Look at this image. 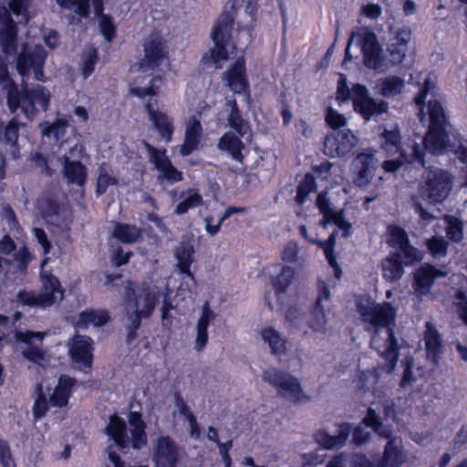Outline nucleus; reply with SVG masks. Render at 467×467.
I'll return each mask as SVG.
<instances>
[{
	"mask_svg": "<svg viewBox=\"0 0 467 467\" xmlns=\"http://www.w3.org/2000/svg\"><path fill=\"white\" fill-rule=\"evenodd\" d=\"M357 310L362 321L371 325L376 334H378L381 328H386L388 337L385 340V349L380 353V357L386 362V372H393L397 366L400 349L395 333V322L397 317L395 307L389 302H384L382 304L370 302V304L368 305L358 302Z\"/></svg>",
	"mask_w": 467,
	"mask_h": 467,
	"instance_id": "1",
	"label": "nucleus"
},
{
	"mask_svg": "<svg viewBox=\"0 0 467 467\" xmlns=\"http://www.w3.org/2000/svg\"><path fill=\"white\" fill-rule=\"evenodd\" d=\"M337 97L341 101L351 99L356 112L359 113L366 121H378L379 117L388 112L389 104L387 101L375 100L368 96V88L360 84L353 85L349 88L347 85L346 77L341 75L337 82Z\"/></svg>",
	"mask_w": 467,
	"mask_h": 467,
	"instance_id": "2",
	"label": "nucleus"
},
{
	"mask_svg": "<svg viewBox=\"0 0 467 467\" xmlns=\"http://www.w3.org/2000/svg\"><path fill=\"white\" fill-rule=\"evenodd\" d=\"M430 117L429 131L424 137L423 146H464L467 140L460 134H453L451 140L445 129V113L441 103L436 99L428 101Z\"/></svg>",
	"mask_w": 467,
	"mask_h": 467,
	"instance_id": "3",
	"label": "nucleus"
},
{
	"mask_svg": "<svg viewBox=\"0 0 467 467\" xmlns=\"http://www.w3.org/2000/svg\"><path fill=\"white\" fill-rule=\"evenodd\" d=\"M358 37L361 46V51L364 57V65L371 69L385 72L389 69V62L387 61L383 49L378 41L377 35L372 31H365L362 34L352 33L346 47L343 65L353 59L350 54V47L354 38Z\"/></svg>",
	"mask_w": 467,
	"mask_h": 467,
	"instance_id": "4",
	"label": "nucleus"
},
{
	"mask_svg": "<svg viewBox=\"0 0 467 467\" xmlns=\"http://www.w3.org/2000/svg\"><path fill=\"white\" fill-rule=\"evenodd\" d=\"M234 26V16L231 13L223 12L217 19L211 32V37L214 47L210 50V54H205L202 60L206 65L213 63L216 68H221V61L228 59V51L226 46L231 37V32Z\"/></svg>",
	"mask_w": 467,
	"mask_h": 467,
	"instance_id": "5",
	"label": "nucleus"
},
{
	"mask_svg": "<svg viewBox=\"0 0 467 467\" xmlns=\"http://www.w3.org/2000/svg\"><path fill=\"white\" fill-rule=\"evenodd\" d=\"M452 187L451 173L443 169L426 170L420 185V193L432 203H441L449 195Z\"/></svg>",
	"mask_w": 467,
	"mask_h": 467,
	"instance_id": "6",
	"label": "nucleus"
},
{
	"mask_svg": "<svg viewBox=\"0 0 467 467\" xmlns=\"http://www.w3.org/2000/svg\"><path fill=\"white\" fill-rule=\"evenodd\" d=\"M68 355L73 364L91 369L94 361V340L86 335L75 334L67 343Z\"/></svg>",
	"mask_w": 467,
	"mask_h": 467,
	"instance_id": "7",
	"label": "nucleus"
},
{
	"mask_svg": "<svg viewBox=\"0 0 467 467\" xmlns=\"http://www.w3.org/2000/svg\"><path fill=\"white\" fill-rule=\"evenodd\" d=\"M155 467H178L180 448L169 435L157 439L152 454Z\"/></svg>",
	"mask_w": 467,
	"mask_h": 467,
	"instance_id": "8",
	"label": "nucleus"
},
{
	"mask_svg": "<svg viewBox=\"0 0 467 467\" xmlns=\"http://www.w3.org/2000/svg\"><path fill=\"white\" fill-rule=\"evenodd\" d=\"M318 296L307 313V324L314 331L325 330L327 324L326 310L323 302H329L331 294L329 286L323 280L317 281Z\"/></svg>",
	"mask_w": 467,
	"mask_h": 467,
	"instance_id": "9",
	"label": "nucleus"
},
{
	"mask_svg": "<svg viewBox=\"0 0 467 467\" xmlns=\"http://www.w3.org/2000/svg\"><path fill=\"white\" fill-rule=\"evenodd\" d=\"M150 160L159 171L158 179L174 184L183 180L182 172L175 168L166 155V148H147Z\"/></svg>",
	"mask_w": 467,
	"mask_h": 467,
	"instance_id": "10",
	"label": "nucleus"
},
{
	"mask_svg": "<svg viewBox=\"0 0 467 467\" xmlns=\"http://www.w3.org/2000/svg\"><path fill=\"white\" fill-rule=\"evenodd\" d=\"M47 57L46 50L41 46L29 47L27 44H24L22 51L16 58V68L18 73L24 77L30 69L38 68V74H41V67H44Z\"/></svg>",
	"mask_w": 467,
	"mask_h": 467,
	"instance_id": "11",
	"label": "nucleus"
},
{
	"mask_svg": "<svg viewBox=\"0 0 467 467\" xmlns=\"http://www.w3.org/2000/svg\"><path fill=\"white\" fill-rule=\"evenodd\" d=\"M275 267L281 269L280 274L272 278V285L276 301L273 302L270 292L265 295V302L271 311L284 306L283 297L286 293V289L292 284V266L277 264Z\"/></svg>",
	"mask_w": 467,
	"mask_h": 467,
	"instance_id": "12",
	"label": "nucleus"
},
{
	"mask_svg": "<svg viewBox=\"0 0 467 467\" xmlns=\"http://www.w3.org/2000/svg\"><path fill=\"white\" fill-rule=\"evenodd\" d=\"M164 43L158 34H150L144 43V58L140 65L143 71L153 69L164 59Z\"/></svg>",
	"mask_w": 467,
	"mask_h": 467,
	"instance_id": "13",
	"label": "nucleus"
},
{
	"mask_svg": "<svg viewBox=\"0 0 467 467\" xmlns=\"http://www.w3.org/2000/svg\"><path fill=\"white\" fill-rule=\"evenodd\" d=\"M445 274L431 264H425L419 267L413 274L412 287L421 296H427L438 277Z\"/></svg>",
	"mask_w": 467,
	"mask_h": 467,
	"instance_id": "14",
	"label": "nucleus"
},
{
	"mask_svg": "<svg viewBox=\"0 0 467 467\" xmlns=\"http://www.w3.org/2000/svg\"><path fill=\"white\" fill-rule=\"evenodd\" d=\"M387 439L382 457L376 467H400L405 462L402 441L392 433Z\"/></svg>",
	"mask_w": 467,
	"mask_h": 467,
	"instance_id": "15",
	"label": "nucleus"
},
{
	"mask_svg": "<svg viewBox=\"0 0 467 467\" xmlns=\"http://www.w3.org/2000/svg\"><path fill=\"white\" fill-rule=\"evenodd\" d=\"M350 432V423L343 422L338 425L337 435H330L325 430H318L314 433V439L317 443L326 450L338 449L346 444Z\"/></svg>",
	"mask_w": 467,
	"mask_h": 467,
	"instance_id": "16",
	"label": "nucleus"
},
{
	"mask_svg": "<svg viewBox=\"0 0 467 467\" xmlns=\"http://www.w3.org/2000/svg\"><path fill=\"white\" fill-rule=\"evenodd\" d=\"M222 79L226 81V85L233 92L239 94L244 92L248 88L244 59L237 58L231 67L223 72Z\"/></svg>",
	"mask_w": 467,
	"mask_h": 467,
	"instance_id": "17",
	"label": "nucleus"
},
{
	"mask_svg": "<svg viewBox=\"0 0 467 467\" xmlns=\"http://www.w3.org/2000/svg\"><path fill=\"white\" fill-rule=\"evenodd\" d=\"M7 106L12 113L21 109L28 119L34 118L37 111L29 89L21 91L17 87L7 95Z\"/></svg>",
	"mask_w": 467,
	"mask_h": 467,
	"instance_id": "18",
	"label": "nucleus"
},
{
	"mask_svg": "<svg viewBox=\"0 0 467 467\" xmlns=\"http://www.w3.org/2000/svg\"><path fill=\"white\" fill-rule=\"evenodd\" d=\"M76 385L77 379L75 378L67 375H61L58 378L57 385L55 387L53 393L49 397L50 405L60 409L67 407Z\"/></svg>",
	"mask_w": 467,
	"mask_h": 467,
	"instance_id": "19",
	"label": "nucleus"
},
{
	"mask_svg": "<svg viewBox=\"0 0 467 467\" xmlns=\"http://www.w3.org/2000/svg\"><path fill=\"white\" fill-rule=\"evenodd\" d=\"M216 318L215 312L211 308L208 301L204 302L201 308V315L196 324V337L194 348L202 350L209 339L208 327Z\"/></svg>",
	"mask_w": 467,
	"mask_h": 467,
	"instance_id": "20",
	"label": "nucleus"
},
{
	"mask_svg": "<svg viewBox=\"0 0 467 467\" xmlns=\"http://www.w3.org/2000/svg\"><path fill=\"white\" fill-rule=\"evenodd\" d=\"M128 421L130 429V445L134 450H140L146 446L148 436L146 432L147 424L142 419L140 411L130 410L128 414Z\"/></svg>",
	"mask_w": 467,
	"mask_h": 467,
	"instance_id": "21",
	"label": "nucleus"
},
{
	"mask_svg": "<svg viewBox=\"0 0 467 467\" xmlns=\"http://www.w3.org/2000/svg\"><path fill=\"white\" fill-rule=\"evenodd\" d=\"M105 433L111 439L119 450L130 446V437L127 432V423L117 413L109 418V423L105 428Z\"/></svg>",
	"mask_w": 467,
	"mask_h": 467,
	"instance_id": "22",
	"label": "nucleus"
},
{
	"mask_svg": "<svg viewBox=\"0 0 467 467\" xmlns=\"http://www.w3.org/2000/svg\"><path fill=\"white\" fill-rule=\"evenodd\" d=\"M326 120L334 131L326 137L325 146H327L328 143H332V140H337V146H348V143L353 146V143L348 139V134L337 130L346 125V119L342 114L329 108L327 112Z\"/></svg>",
	"mask_w": 467,
	"mask_h": 467,
	"instance_id": "23",
	"label": "nucleus"
},
{
	"mask_svg": "<svg viewBox=\"0 0 467 467\" xmlns=\"http://www.w3.org/2000/svg\"><path fill=\"white\" fill-rule=\"evenodd\" d=\"M264 381L275 387L278 394L285 396L292 394V375L282 370L270 368L262 374Z\"/></svg>",
	"mask_w": 467,
	"mask_h": 467,
	"instance_id": "24",
	"label": "nucleus"
},
{
	"mask_svg": "<svg viewBox=\"0 0 467 467\" xmlns=\"http://www.w3.org/2000/svg\"><path fill=\"white\" fill-rule=\"evenodd\" d=\"M354 166L357 170L356 184L359 187L368 185L374 175L373 153H359L354 160Z\"/></svg>",
	"mask_w": 467,
	"mask_h": 467,
	"instance_id": "25",
	"label": "nucleus"
},
{
	"mask_svg": "<svg viewBox=\"0 0 467 467\" xmlns=\"http://www.w3.org/2000/svg\"><path fill=\"white\" fill-rule=\"evenodd\" d=\"M382 276L388 282L399 281L404 275V265L400 252H390L382 261Z\"/></svg>",
	"mask_w": 467,
	"mask_h": 467,
	"instance_id": "26",
	"label": "nucleus"
},
{
	"mask_svg": "<svg viewBox=\"0 0 467 467\" xmlns=\"http://www.w3.org/2000/svg\"><path fill=\"white\" fill-rule=\"evenodd\" d=\"M427 357L437 364L442 352V339L434 325L431 322L426 323V331L424 335Z\"/></svg>",
	"mask_w": 467,
	"mask_h": 467,
	"instance_id": "27",
	"label": "nucleus"
},
{
	"mask_svg": "<svg viewBox=\"0 0 467 467\" xmlns=\"http://www.w3.org/2000/svg\"><path fill=\"white\" fill-rule=\"evenodd\" d=\"M145 109L159 135L161 137L165 143H169L171 140V136L173 133V125L171 119L166 114L153 109L150 103H147L145 105Z\"/></svg>",
	"mask_w": 467,
	"mask_h": 467,
	"instance_id": "28",
	"label": "nucleus"
},
{
	"mask_svg": "<svg viewBox=\"0 0 467 467\" xmlns=\"http://www.w3.org/2000/svg\"><path fill=\"white\" fill-rule=\"evenodd\" d=\"M63 175L68 184L82 187L88 180V169L81 161H70L66 157L63 164Z\"/></svg>",
	"mask_w": 467,
	"mask_h": 467,
	"instance_id": "29",
	"label": "nucleus"
},
{
	"mask_svg": "<svg viewBox=\"0 0 467 467\" xmlns=\"http://www.w3.org/2000/svg\"><path fill=\"white\" fill-rule=\"evenodd\" d=\"M109 314L106 310L87 308L78 314L75 327L79 329H87L90 325L102 327L109 321Z\"/></svg>",
	"mask_w": 467,
	"mask_h": 467,
	"instance_id": "30",
	"label": "nucleus"
},
{
	"mask_svg": "<svg viewBox=\"0 0 467 467\" xmlns=\"http://www.w3.org/2000/svg\"><path fill=\"white\" fill-rule=\"evenodd\" d=\"M41 280V296H48L47 306H54L57 302L56 293H59L61 298L64 296V289L61 286L59 279L52 273H42Z\"/></svg>",
	"mask_w": 467,
	"mask_h": 467,
	"instance_id": "31",
	"label": "nucleus"
},
{
	"mask_svg": "<svg viewBox=\"0 0 467 467\" xmlns=\"http://www.w3.org/2000/svg\"><path fill=\"white\" fill-rule=\"evenodd\" d=\"M194 248L191 243H182L175 251L177 259V267L182 275L191 279H194V275L191 271V265L193 263Z\"/></svg>",
	"mask_w": 467,
	"mask_h": 467,
	"instance_id": "32",
	"label": "nucleus"
},
{
	"mask_svg": "<svg viewBox=\"0 0 467 467\" xmlns=\"http://www.w3.org/2000/svg\"><path fill=\"white\" fill-rule=\"evenodd\" d=\"M262 340L268 344L271 353L275 356H281L285 353L286 340L273 327H265L261 329Z\"/></svg>",
	"mask_w": 467,
	"mask_h": 467,
	"instance_id": "33",
	"label": "nucleus"
},
{
	"mask_svg": "<svg viewBox=\"0 0 467 467\" xmlns=\"http://www.w3.org/2000/svg\"><path fill=\"white\" fill-rule=\"evenodd\" d=\"M226 106L231 108V112L227 118L229 126L241 137L246 136V140H249L252 136L251 130L247 122L242 118L236 100H228Z\"/></svg>",
	"mask_w": 467,
	"mask_h": 467,
	"instance_id": "34",
	"label": "nucleus"
},
{
	"mask_svg": "<svg viewBox=\"0 0 467 467\" xmlns=\"http://www.w3.org/2000/svg\"><path fill=\"white\" fill-rule=\"evenodd\" d=\"M121 244H135L142 237V230L135 224L116 223L112 234Z\"/></svg>",
	"mask_w": 467,
	"mask_h": 467,
	"instance_id": "35",
	"label": "nucleus"
},
{
	"mask_svg": "<svg viewBox=\"0 0 467 467\" xmlns=\"http://www.w3.org/2000/svg\"><path fill=\"white\" fill-rule=\"evenodd\" d=\"M0 46L5 57L17 54V26L16 24L0 27Z\"/></svg>",
	"mask_w": 467,
	"mask_h": 467,
	"instance_id": "36",
	"label": "nucleus"
},
{
	"mask_svg": "<svg viewBox=\"0 0 467 467\" xmlns=\"http://www.w3.org/2000/svg\"><path fill=\"white\" fill-rule=\"evenodd\" d=\"M361 424L370 428L378 436L388 438L392 430L389 426L384 425L380 416L372 408L367 410L366 416L361 420Z\"/></svg>",
	"mask_w": 467,
	"mask_h": 467,
	"instance_id": "37",
	"label": "nucleus"
},
{
	"mask_svg": "<svg viewBox=\"0 0 467 467\" xmlns=\"http://www.w3.org/2000/svg\"><path fill=\"white\" fill-rule=\"evenodd\" d=\"M41 130V134L45 138H53L55 141H60L59 146H63V143L66 141L64 140L66 130L68 127L67 120L63 119H58L53 123H49L45 121L39 125Z\"/></svg>",
	"mask_w": 467,
	"mask_h": 467,
	"instance_id": "38",
	"label": "nucleus"
},
{
	"mask_svg": "<svg viewBox=\"0 0 467 467\" xmlns=\"http://www.w3.org/2000/svg\"><path fill=\"white\" fill-rule=\"evenodd\" d=\"M49 399H47L44 387L41 382L35 386V400L32 408V413L35 420L44 418L50 407Z\"/></svg>",
	"mask_w": 467,
	"mask_h": 467,
	"instance_id": "39",
	"label": "nucleus"
},
{
	"mask_svg": "<svg viewBox=\"0 0 467 467\" xmlns=\"http://www.w3.org/2000/svg\"><path fill=\"white\" fill-rule=\"evenodd\" d=\"M405 86V80L397 76H389L379 81L378 87L379 93L385 98L399 95Z\"/></svg>",
	"mask_w": 467,
	"mask_h": 467,
	"instance_id": "40",
	"label": "nucleus"
},
{
	"mask_svg": "<svg viewBox=\"0 0 467 467\" xmlns=\"http://www.w3.org/2000/svg\"><path fill=\"white\" fill-rule=\"evenodd\" d=\"M49 297L41 296L40 294L36 295L32 291L26 289H20L16 296V303L23 306L47 308L48 307L47 303Z\"/></svg>",
	"mask_w": 467,
	"mask_h": 467,
	"instance_id": "41",
	"label": "nucleus"
},
{
	"mask_svg": "<svg viewBox=\"0 0 467 467\" xmlns=\"http://www.w3.org/2000/svg\"><path fill=\"white\" fill-rule=\"evenodd\" d=\"M245 212H246L245 207L228 206L226 208V210L224 211V213L220 216L216 224L213 223V216L210 215V216L205 217V219H204L205 230L210 235L213 236L219 233L221 226L225 220H227L233 214L244 213Z\"/></svg>",
	"mask_w": 467,
	"mask_h": 467,
	"instance_id": "42",
	"label": "nucleus"
},
{
	"mask_svg": "<svg viewBox=\"0 0 467 467\" xmlns=\"http://www.w3.org/2000/svg\"><path fill=\"white\" fill-rule=\"evenodd\" d=\"M143 299V308L141 310L134 309V311L142 315L143 317H150L160 301L161 293L159 291H153L149 285L142 288L141 291Z\"/></svg>",
	"mask_w": 467,
	"mask_h": 467,
	"instance_id": "43",
	"label": "nucleus"
},
{
	"mask_svg": "<svg viewBox=\"0 0 467 467\" xmlns=\"http://www.w3.org/2000/svg\"><path fill=\"white\" fill-rule=\"evenodd\" d=\"M99 175L97 178L96 183V194L97 196H100L104 194L109 186L117 185L118 179L112 176L109 171L107 170L105 163L101 164L99 167Z\"/></svg>",
	"mask_w": 467,
	"mask_h": 467,
	"instance_id": "44",
	"label": "nucleus"
},
{
	"mask_svg": "<svg viewBox=\"0 0 467 467\" xmlns=\"http://www.w3.org/2000/svg\"><path fill=\"white\" fill-rule=\"evenodd\" d=\"M202 130L201 122L192 117L186 125L184 142L181 146H198Z\"/></svg>",
	"mask_w": 467,
	"mask_h": 467,
	"instance_id": "45",
	"label": "nucleus"
},
{
	"mask_svg": "<svg viewBox=\"0 0 467 467\" xmlns=\"http://www.w3.org/2000/svg\"><path fill=\"white\" fill-rule=\"evenodd\" d=\"M446 220V237L453 242L460 243L463 238V223L461 219L455 216H447Z\"/></svg>",
	"mask_w": 467,
	"mask_h": 467,
	"instance_id": "46",
	"label": "nucleus"
},
{
	"mask_svg": "<svg viewBox=\"0 0 467 467\" xmlns=\"http://www.w3.org/2000/svg\"><path fill=\"white\" fill-rule=\"evenodd\" d=\"M317 191L316 178L312 173H306L297 186L295 201L302 204L310 192Z\"/></svg>",
	"mask_w": 467,
	"mask_h": 467,
	"instance_id": "47",
	"label": "nucleus"
},
{
	"mask_svg": "<svg viewBox=\"0 0 467 467\" xmlns=\"http://www.w3.org/2000/svg\"><path fill=\"white\" fill-rule=\"evenodd\" d=\"M434 88H435V84L432 82L431 78L425 77L423 78V84L420 89V93L415 98V104L419 109L418 115H419L421 122L424 121V117H425L424 111H423L425 99H426L427 96L433 91Z\"/></svg>",
	"mask_w": 467,
	"mask_h": 467,
	"instance_id": "48",
	"label": "nucleus"
},
{
	"mask_svg": "<svg viewBox=\"0 0 467 467\" xmlns=\"http://www.w3.org/2000/svg\"><path fill=\"white\" fill-rule=\"evenodd\" d=\"M32 0H10L9 6L15 16L21 24H27L29 22V6Z\"/></svg>",
	"mask_w": 467,
	"mask_h": 467,
	"instance_id": "49",
	"label": "nucleus"
},
{
	"mask_svg": "<svg viewBox=\"0 0 467 467\" xmlns=\"http://www.w3.org/2000/svg\"><path fill=\"white\" fill-rule=\"evenodd\" d=\"M388 233L389 235V240L388 243L392 247L400 249L401 246L406 245L410 242L407 232L399 225H389Z\"/></svg>",
	"mask_w": 467,
	"mask_h": 467,
	"instance_id": "50",
	"label": "nucleus"
},
{
	"mask_svg": "<svg viewBox=\"0 0 467 467\" xmlns=\"http://www.w3.org/2000/svg\"><path fill=\"white\" fill-rule=\"evenodd\" d=\"M202 196L197 192H190L188 196L181 201L175 208V213L182 215L186 213L190 209H194L202 204Z\"/></svg>",
	"mask_w": 467,
	"mask_h": 467,
	"instance_id": "51",
	"label": "nucleus"
},
{
	"mask_svg": "<svg viewBox=\"0 0 467 467\" xmlns=\"http://www.w3.org/2000/svg\"><path fill=\"white\" fill-rule=\"evenodd\" d=\"M18 139V126L16 120H11L7 125H0V141L10 146H16Z\"/></svg>",
	"mask_w": 467,
	"mask_h": 467,
	"instance_id": "52",
	"label": "nucleus"
},
{
	"mask_svg": "<svg viewBox=\"0 0 467 467\" xmlns=\"http://www.w3.org/2000/svg\"><path fill=\"white\" fill-rule=\"evenodd\" d=\"M448 246L449 243L442 236H432L426 241V247L434 258L444 256Z\"/></svg>",
	"mask_w": 467,
	"mask_h": 467,
	"instance_id": "53",
	"label": "nucleus"
},
{
	"mask_svg": "<svg viewBox=\"0 0 467 467\" xmlns=\"http://www.w3.org/2000/svg\"><path fill=\"white\" fill-rule=\"evenodd\" d=\"M317 207L318 208L320 213L323 215L322 220L320 221V224L322 226L327 225V220L335 214L337 211H335L331 207V203L329 199L327 196V192H320L317 197L316 202Z\"/></svg>",
	"mask_w": 467,
	"mask_h": 467,
	"instance_id": "54",
	"label": "nucleus"
},
{
	"mask_svg": "<svg viewBox=\"0 0 467 467\" xmlns=\"http://www.w3.org/2000/svg\"><path fill=\"white\" fill-rule=\"evenodd\" d=\"M401 254L404 265H412L422 260V254L415 246L409 242L406 245L401 246L399 251Z\"/></svg>",
	"mask_w": 467,
	"mask_h": 467,
	"instance_id": "55",
	"label": "nucleus"
},
{
	"mask_svg": "<svg viewBox=\"0 0 467 467\" xmlns=\"http://www.w3.org/2000/svg\"><path fill=\"white\" fill-rule=\"evenodd\" d=\"M412 154L410 159L407 158V161H410L409 163H412L414 161L418 162L421 166L425 165V156L426 152H430L433 155H441L446 153L449 148H411Z\"/></svg>",
	"mask_w": 467,
	"mask_h": 467,
	"instance_id": "56",
	"label": "nucleus"
},
{
	"mask_svg": "<svg viewBox=\"0 0 467 467\" xmlns=\"http://www.w3.org/2000/svg\"><path fill=\"white\" fill-rule=\"evenodd\" d=\"M39 208L44 217H54L60 212V204L52 195L44 197L39 202Z\"/></svg>",
	"mask_w": 467,
	"mask_h": 467,
	"instance_id": "57",
	"label": "nucleus"
},
{
	"mask_svg": "<svg viewBox=\"0 0 467 467\" xmlns=\"http://www.w3.org/2000/svg\"><path fill=\"white\" fill-rule=\"evenodd\" d=\"M35 104H38L43 111H47L50 102V92L43 86H37L36 88L29 89Z\"/></svg>",
	"mask_w": 467,
	"mask_h": 467,
	"instance_id": "58",
	"label": "nucleus"
},
{
	"mask_svg": "<svg viewBox=\"0 0 467 467\" xmlns=\"http://www.w3.org/2000/svg\"><path fill=\"white\" fill-rule=\"evenodd\" d=\"M333 223L338 229L342 230V237L348 238L351 235L352 224L345 220L344 211H337L335 214H333L328 220L327 224Z\"/></svg>",
	"mask_w": 467,
	"mask_h": 467,
	"instance_id": "59",
	"label": "nucleus"
},
{
	"mask_svg": "<svg viewBox=\"0 0 467 467\" xmlns=\"http://www.w3.org/2000/svg\"><path fill=\"white\" fill-rule=\"evenodd\" d=\"M142 317L143 316L136 311H133L131 314L129 315L130 324L127 327V344H131L136 339L137 331L140 327Z\"/></svg>",
	"mask_w": 467,
	"mask_h": 467,
	"instance_id": "60",
	"label": "nucleus"
},
{
	"mask_svg": "<svg viewBox=\"0 0 467 467\" xmlns=\"http://www.w3.org/2000/svg\"><path fill=\"white\" fill-rule=\"evenodd\" d=\"M0 86L6 91L7 95L13 91L17 85L10 78L7 64L0 55Z\"/></svg>",
	"mask_w": 467,
	"mask_h": 467,
	"instance_id": "61",
	"label": "nucleus"
},
{
	"mask_svg": "<svg viewBox=\"0 0 467 467\" xmlns=\"http://www.w3.org/2000/svg\"><path fill=\"white\" fill-rule=\"evenodd\" d=\"M99 28L106 40L111 41L113 39L116 27L109 15H101L99 18Z\"/></svg>",
	"mask_w": 467,
	"mask_h": 467,
	"instance_id": "62",
	"label": "nucleus"
},
{
	"mask_svg": "<svg viewBox=\"0 0 467 467\" xmlns=\"http://www.w3.org/2000/svg\"><path fill=\"white\" fill-rule=\"evenodd\" d=\"M397 151H400V156L398 159L393 160H386L382 163V168L386 172H395L397 171L404 163L410 162L407 161V155L404 152V148H396Z\"/></svg>",
	"mask_w": 467,
	"mask_h": 467,
	"instance_id": "63",
	"label": "nucleus"
},
{
	"mask_svg": "<svg viewBox=\"0 0 467 467\" xmlns=\"http://www.w3.org/2000/svg\"><path fill=\"white\" fill-rule=\"evenodd\" d=\"M411 40V31L407 27L398 28L393 33L389 43L408 48V45Z\"/></svg>",
	"mask_w": 467,
	"mask_h": 467,
	"instance_id": "64",
	"label": "nucleus"
}]
</instances>
